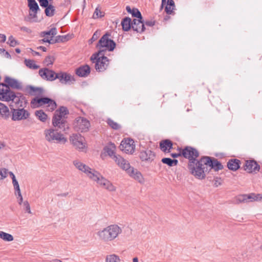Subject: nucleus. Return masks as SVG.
Here are the masks:
<instances>
[{"label":"nucleus","mask_w":262,"mask_h":262,"mask_svg":"<svg viewBox=\"0 0 262 262\" xmlns=\"http://www.w3.org/2000/svg\"><path fill=\"white\" fill-rule=\"evenodd\" d=\"M122 232V229L119 226L112 224L99 230L96 235L100 241L107 243L115 240Z\"/></svg>","instance_id":"1"},{"label":"nucleus","mask_w":262,"mask_h":262,"mask_svg":"<svg viewBox=\"0 0 262 262\" xmlns=\"http://www.w3.org/2000/svg\"><path fill=\"white\" fill-rule=\"evenodd\" d=\"M2 88L0 89V100L5 101H12L15 104H19L20 102H23V97L18 93L15 94L11 91L10 87L6 84L2 83Z\"/></svg>","instance_id":"2"},{"label":"nucleus","mask_w":262,"mask_h":262,"mask_svg":"<svg viewBox=\"0 0 262 262\" xmlns=\"http://www.w3.org/2000/svg\"><path fill=\"white\" fill-rule=\"evenodd\" d=\"M91 60L93 63H95L96 70L99 72L104 71L108 67L110 62L107 57L104 56L102 50L93 54L91 57Z\"/></svg>","instance_id":"3"},{"label":"nucleus","mask_w":262,"mask_h":262,"mask_svg":"<svg viewBox=\"0 0 262 262\" xmlns=\"http://www.w3.org/2000/svg\"><path fill=\"white\" fill-rule=\"evenodd\" d=\"M43 134L45 139L50 143L64 144L67 142V139L64 135L53 128L46 129Z\"/></svg>","instance_id":"4"},{"label":"nucleus","mask_w":262,"mask_h":262,"mask_svg":"<svg viewBox=\"0 0 262 262\" xmlns=\"http://www.w3.org/2000/svg\"><path fill=\"white\" fill-rule=\"evenodd\" d=\"M204 162L200 160L191 161L188 165V168L191 173L194 175L196 178L199 179H203L205 178L204 171L205 167Z\"/></svg>","instance_id":"5"},{"label":"nucleus","mask_w":262,"mask_h":262,"mask_svg":"<svg viewBox=\"0 0 262 262\" xmlns=\"http://www.w3.org/2000/svg\"><path fill=\"white\" fill-rule=\"evenodd\" d=\"M31 106L33 108L39 107L47 104L48 109L50 111H53L56 108V103L55 101L47 97H36L31 100Z\"/></svg>","instance_id":"6"},{"label":"nucleus","mask_w":262,"mask_h":262,"mask_svg":"<svg viewBox=\"0 0 262 262\" xmlns=\"http://www.w3.org/2000/svg\"><path fill=\"white\" fill-rule=\"evenodd\" d=\"M111 35L107 33L102 36V37L99 40L97 48L99 49V51L108 50L109 51H112L114 50L116 47V43L110 38Z\"/></svg>","instance_id":"7"},{"label":"nucleus","mask_w":262,"mask_h":262,"mask_svg":"<svg viewBox=\"0 0 262 262\" xmlns=\"http://www.w3.org/2000/svg\"><path fill=\"white\" fill-rule=\"evenodd\" d=\"M97 182V183L103 188L111 192L115 191L116 187L109 180L103 177L98 171H96L94 176L91 179Z\"/></svg>","instance_id":"8"},{"label":"nucleus","mask_w":262,"mask_h":262,"mask_svg":"<svg viewBox=\"0 0 262 262\" xmlns=\"http://www.w3.org/2000/svg\"><path fill=\"white\" fill-rule=\"evenodd\" d=\"M90 126V121L82 117L76 118L74 123V128L77 132H87L89 130Z\"/></svg>","instance_id":"9"},{"label":"nucleus","mask_w":262,"mask_h":262,"mask_svg":"<svg viewBox=\"0 0 262 262\" xmlns=\"http://www.w3.org/2000/svg\"><path fill=\"white\" fill-rule=\"evenodd\" d=\"M73 164L77 169L84 173L90 179H92L97 171L94 169L90 168L89 166L78 160H74Z\"/></svg>","instance_id":"10"},{"label":"nucleus","mask_w":262,"mask_h":262,"mask_svg":"<svg viewBox=\"0 0 262 262\" xmlns=\"http://www.w3.org/2000/svg\"><path fill=\"white\" fill-rule=\"evenodd\" d=\"M73 145L80 151H83L85 147L84 138L79 134H73L70 138Z\"/></svg>","instance_id":"11"},{"label":"nucleus","mask_w":262,"mask_h":262,"mask_svg":"<svg viewBox=\"0 0 262 262\" xmlns=\"http://www.w3.org/2000/svg\"><path fill=\"white\" fill-rule=\"evenodd\" d=\"M29 116V112L24 108L12 110V120L13 121L25 120L28 119Z\"/></svg>","instance_id":"12"},{"label":"nucleus","mask_w":262,"mask_h":262,"mask_svg":"<svg viewBox=\"0 0 262 262\" xmlns=\"http://www.w3.org/2000/svg\"><path fill=\"white\" fill-rule=\"evenodd\" d=\"M236 200L238 203L262 201V194L251 193L248 194L240 195L237 197Z\"/></svg>","instance_id":"13"},{"label":"nucleus","mask_w":262,"mask_h":262,"mask_svg":"<svg viewBox=\"0 0 262 262\" xmlns=\"http://www.w3.org/2000/svg\"><path fill=\"white\" fill-rule=\"evenodd\" d=\"M120 148L126 154H132L135 149V142L132 139H125L122 141L120 145Z\"/></svg>","instance_id":"14"},{"label":"nucleus","mask_w":262,"mask_h":262,"mask_svg":"<svg viewBox=\"0 0 262 262\" xmlns=\"http://www.w3.org/2000/svg\"><path fill=\"white\" fill-rule=\"evenodd\" d=\"M202 161L204 162V165L210 167L215 171H218L223 168V166L221 162L215 158H211L209 157H204L202 158Z\"/></svg>","instance_id":"15"},{"label":"nucleus","mask_w":262,"mask_h":262,"mask_svg":"<svg viewBox=\"0 0 262 262\" xmlns=\"http://www.w3.org/2000/svg\"><path fill=\"white\" fill-rule=\"evenodd\" d=\"M139 158L146 163H150L155 158V154L150 149H146L141 150L139 152Z\"/></svg>","instance_id":"16"},{"label":"nucleus","mask_w":262,"mask_h":262,"mask_svg":"<svg viewBox=\"0 0 262 262\" xmlns=\"http://www.w3.org/2000/svg\"><path fill=\"white\" fill-rule=\"evenodd\" d=\"M182 155L185 158L188 159L190 163L191 161L196 160V158L199 156V152L196 149L187 146L182 150Z\"/></svg>","instance_id":"17"},{"label":"nucleus","mask_w":262,"mask_h":262,"mask_svg":"<svg viewBox=\"0 0 262 262\" xmlns=\"http://www.w3.org/2000/svg\"><path fill=\"white\" fill-rule=\"evenodd\" d=\"M38 74L42 79L47 81H53L56 79V73L47 68L40 69Z\"/></svg>","instance_id":"18"},{"label":"nucleus","mask_w":262,"mask_h":262,"mask_svg":"<svg viewBox=\"0 0 262 262\" xmlns=\"http://www.w3.org/2000/svg\"><path fill=\"white\" fill-rule=\"evenodd\" d=\"M56 79H58L59 81L64 84H72L75 81L73 77L70 74L66 72H59L56 73Z\"/></svg>","instance_id":"19"},{"label":"nucleus","mask_w":262,"mask_h":262,"mask_svg":"<svg viewBox=\"0 0 262 262\" xmlns=\"http://www.w3.org/2000/svg\"><path fill=\"white\" fill-rule=\"evenodd\" d=\"M113 159L115 161L118 166H119L121 169L125 170L126 172L131 167L129 162L119 155H118V156H114V157H113Z\"/></svg>","instance_id":"20"},{"label":"nucleus","mask_w":262,"mask_h":262,"mask_svg":"<svg viewBox=\"0 0 262 262\" xmlns=\"http://www.w3.org/2000/svg\"><path fill=\"white\" fill-rule=\"evenodd\" d=\"M127 173L130 177L137 181L139 183L141 184H143L144 183V179L142 173L134 167H131L127 171Z\"/></svg>","instance_id":"21"},{"label":"nucleus","mask_w":262,"mask_h":262,"mask_svg":"<svg viewBox=\"0 0 262 262\" xmlns=\"http://www.w3.org/2000/svg\"><path fill=\"white\" fill-rule=\"evenodd\" d=\"M260 169L259 165L254 160H248L246 161L245 170L248 172H256Z\"/></svg>","instance_id":"22"},{"label":"nucleus","mask_w":262,"mask_h":262,"mask_svg":"<svg viewBox=\"0 0 262 262\" xmlns=\"http://www.w3.org/2000/svg\"><path fill=\"white\" fill-rule=\"evenodd\" d=\"M132 28L137 32L142 33L145 30L144 24L140 18L134 19L132 23Z\"/></svg>","instance_id":"23"},{"label":"nucleus","mask_w":262,"mask_h":262,"mask_svg":"<svg viewBox=\"0 0 262 262\" xmlns=\"http://www.w3.org/2000/svg\"><path fill=\"white\" fill-rule=\"evenodd\" d=\"M30 9L29 15L33 18L37 17V13L39 10V6L35 0H27Z\"/></svg>","instance_id":"24"},{"label":"nucleus","mask_w":262,"mask_h":262,"mask_svg":"<svg viewBox=\"0 0 262 262\" xmlns=\"http://www.w3.org/2000/svg\"><path fill=\"white\" fill-rule=\"evenodd\" d=\"M65 121L64 118L62 117L61 115L55 113L52 119V124L54 127L62 128L64 127L63 125Z\"/></svg>","instance_id":"25"},{"label":"nucleus","mask_w":262,"mask_h":262,"mask_svg":"<svg viewBox=\"0 0 262 262\" xmlns=\"http://www.w3.org/2000/svg\"><path fill=\"white\" fill-rule=\"evenodd\" d=\"M5 81L7 83L6 84L9 87L10 86L12 88L17 90H20L22 88L21 84L17 80L10 77H6Z\"/></svg>","instance_id":"26"},{"label":"nucleus","mask_w":262,"mask_h":262,"mask_svg":"<svg viewBox=\"0 0 262 262\" xmlns=\"http://www.w3.org/2000/svg\"><path fill=\"white\" fill-rule=\"evenodd\" d=\"M90 73V67L86 64L77 69L76 73L80 77H86Z\"/></svg>","instance_id":"27"},{"label":"nucleus","mask_w":262,"mask_h":262,"mask_svg":"<svg viewBox=\"0 0 262 262\" xmlns=\"http://www.w3.org/2000/svg\"><path fill=\"white\" fill-rule=\"evenodd\" d=\"M240 164V160L237 159H232L227 162V167L230 170L236 171L239 168Z\"/></svg>","instance_id":"28"},{"label":"nucleus","mask_w":262,"mask_h":262,"mask_svg":"<svg viewBox=\"0 0 262 262\" xmlns=\"http://www.w3.org/2000/svg\"><path fill=\"white\" fill-rule=\"evenodd\" d=\"M160 147L163 152H169L172 147V142L168 139L163 140L160 142Z\"/></svg>","instance_id":"29"},{"label":"nucleus","mask_w":262,"mask_h":262,"mask_svg":"<svg viewBox=\"0 0 262 262\" xmlns=\"http://www.w3.org/2000/svg\"><path fill=\"white\" fill-rule=\"evenodd\" d=\"M0 115L1 117L7 120L10 117V112L8 107L4 104L0 102Z\"/></svg>","instance_id":"30"},{"label":"nucleus","mask_w":262,"mask_h":262,"mask_svg":"<svg viewBox=\"0 0 262 262\" xmlns=\"http://www.w3.org/2000/svg\"><path fill=\"white\" fill-rule=\"evenodd\" d=\"M116 149V146L114 143H110L108 145L106 146L104 150L105 152L112 159L114 156H118V155H116L115 154V150Z\"/></svg>","instance_id":"31"},{"label":"nucleus","mask_w":262,"mask_h":262,"mask_svg":"<svg viewBox=\"0 0 262 262\" xmlns=\"http://www.w3.org/2000/svg\"><path fill=\"white\" fill-rule=\"evenodd\" d=\"M57 34L56 28H52L50 30L43 31L40 33L41 37H48L49 38L53 39V37Z\"/></svg>","instance_id":"32"},{"label":"nucleus","mask_w":262,"mask_h":262,"mask_svg":"<svg viewBox=\"0 0 262 262\" xmlns=\"http://www.w3.org/2000/svg\"><path fill=\"white\" fill-rule=\"evenodd\" d=\"M132 20L128 17H125L121 21L122 29L125 31H128L132 28Z\"/></svg>","instance_id":"33"},{"label":"nucleus","mask_w":262,"mask_h":262,"mask_svg":"<svg viewBox=\"0 0 262 262\" xmlns=\"http://www.w3.org/2000/svg\"><path fill=\"white\" fill-rule=\"evenodd\" d=\"M163 163L167 164L169 166H176L178 163V161L176 159H171L169 158H164L161 160Z\"/></svg>","instance_id":"34"},{"label":"nucleus","mask_w":262,"mask_h":262,"mask_svg":"<svg viewBox=\"0 0 262 262\" xmlns=\"http://www.w3.org/2000/svg\"><path fill=\"white\" fill-rule=\"evenodd\" d=\"M24 62L25 65L29 69L36 70L39 68V66L37 65L33 60L26 59Z\"/></svg>","instance_id":"35"},{"label":"nucleus","mask_w":262,"mask_h":262,"mask_svg":"<svg viewBox=\"0 0 262 262\" xmlns=\"http://www.w3.org/2000/svg\"><path fill=\"white\" fill-rule=\"evenodd\" d=\"M120 261L119 257L115 254L108 255L105 257V262H120Z\"/></svg>","instance_id":"36"},{"label":"nucleus","mask_w":262,"mask_h":262,"mask_svg":"<svg viewBox=\"0 0 262 262\" xmlns=\"http://www.w3.org/2000/svg\"><path fill=\"white\" fill-rule=\"evenodd\" d=\"M28 89L30 94L33 95H37L41 94L43 91V90L41 88H35L32 86H30L28 88Z\"/></svg>","instance_id":"37"},{"label":"nucleus","mask_w":262,"mask_h":262,"mask_svg":"<svg viewBox=\"0 0 262 262\" xmlns=\"http://www.w3.org/2000/svg\"><path fill=\"white\" fill-rule=\"evenodd\" d=\"M35 114L38 119L42 122H45L47 119V115L42 110L36 111Z\"/></svg>","instance_id":"38"},{"label":"nucleus","mask_w":262,"mask_h":262,"mask_svg":"<svg viewBox=\"0 0 262 262\" xmlns=\"http://www.w3.org/2000/svg\"><path fill=\"white\" fill-rule=\"evenodd\" d=\"M0 238L7 242H11L14 239L11 234L4 231H0Z\"/></svg>","instance_id":"39"},{"label":"nucleus","mask_w":262,"mask_h":262,"mask_svg":"<svg viewBox=\"0 0 262 262\" xmlns=\"http://www.w3.org/2000/svg\"><path fill=\"white\" fill-rule=\"evenodd\" d=\"M55 60V58L53 55H48L45 59L43 63L46 66L49 67L53 64Z\"/></svg>","instance_id":"40"},{"label":"nucleus","mask_w":262,"mask_h":262,"mask_svg":"<svg viewBox=\"0 0 262 262\" xmlns=\"http://www.w3.org/2000/svg\"><path fill=\"white\" fill-rule=\"evenodd\" d=\"M55 11L54 7L52 5H50L46 7L45 14L47 16L51 17L54 15Z\"/></svg>","instance_id":"41"},{"label":"nucleus","mask_w":262,"mask_h":262,"mask_svg":"<svg viewBox=\"0 0 262 262\" xmlns=\"http://www.w3.org/2000/svg\"><path fill=\"white\" fill-rule=\"evenodd\" d=\"M69 113L67 107L61 106L58 110L55 111L56 114L61 115L62 117L64 118V116Z\"/></svg>","instance_id":"42"},{"label":"nucleus","mask_w":262,"mask_h":262,"mask_svg":"<svg viewBox=\"0 0 262 262\" xmlns=\"http://www.w3.org/2000/svg\"><path fill=\"white\" fill-rule=\"evenodd\" d=\"M107 123L108 125L114 129H118L120 127V126L117 122L114 121L111 119H108L107 120Z\"/></svg>","instance_id":"43"},{"label":"nucleus","mask_w":262,"mask_h":262,"mask_svg":"<svg viewBox=\"0 0 262 262\" xmlns=\"http://www.w3.org/2000/svg\"><path fill=\"white\" fill-rule=\"evenodd\" d=\"M7 43L10 46L14 47L17 45L18 44V42L12 35H11L8 38V41H7Z\"/></svg>","instance_id":"44"},{"label":"nucleus","mask_w":262,"mask_h":262,"mask_svg":"<svg viewBox=\"0 0 262 262\" xmlns=\"http://www.w3.org/2000/svg\"><path fill=\"white\" fill-rule=\"evenodd\" d=\"M130 13L132 14L133 16L137 17V19H142L141 12L137 8H133Z\"/></svg>","instance_id":"45"},{"label":"nucleus","mask_w":262,"mask_h":262,"mask_svg":"<svg viewBox=\"0 0 262 262\" xmlns=\"http://www.w3.org/2000/svg\"><path fill=\"white\" fill-rule=\"evenodd\" d=\"M103 15L104 14L103 12L101 11V10L98 8H96L94 12L93 17L94 19H96L99 17H101L103 16Z\"/></svg>","instance_id":"46"},{"label":"nucleus","mask_w":262,"mask_h":262,"mask_svg":"<svg viewBox=\"0 0 262 262\" xmlns=\"http://www.w3.org/2000/svg\"><path fill=\"white\" fill-rule=\"evenodd\" d=\"M14 190L15 191V194H17V195H20V190L19 186V184L17 181H14L12 182Z\"/></svg>","instance_id":"47"},{"label":"nucleus","mask_w":262,"mask_h":262,"mask_svg":"<svg viewBox=\"0 0 262 262\" xmlns=\"http://www.w3.org/2000/svg\"><path fill=\"white\" fill-rule=\"evenodd\" d=\"M8 169L6 168H1L0 169V176L2 179H5L7 178L8 175Z\"/></svg>","instance_id":"48"},{"label":"nucleus","mask_w":262,"mask_h":262,"mask_svg":"<svg viewBox=\"0 0 262 262\" xmlns=\"http://www.w3.org/2000/svg\"><path fill=\"white\" fill-rule=\"evenodd\" d=\"M44 38L39 40V42L41 43L43 42H48L50 44L54 43V40L52 38H49L48 37H43Z\"/></svg>","instance_id":"49"},{"label":"nucleus","mask_w":262,"mask_h":262,"mask_svg":"<svg viewBox=\"0 0 262 262\" xmlns=\"http://www.w3.org/2000/svg\"><path fill=\"white\" fill-rule=\"evenodd\" d=\"M175 6H171L169 5H166L165 7V11L168 14H171L173 12V10Z\"/></svg>","instance_id":"50"},{"label":"nucleus","mask_w":262,"mask_h":262,"mask_svg":"<svg viewBox=\"0 0 262 262\" xmlns=\"http://www.w3.org/2000/svg\"><path fill=\"white\" fill-rule=\"evenodd\" d=\"M41 7L46 8L50 5L48 0H38Z\"/></svg>","instance_id":"51"},{"label":"nucleus","mask_w":262,"mask_h":262,"mask_svg":"<svg viewBox=\"0 0 262 262\" xmlns=\"http://www.w3.org/2000/svg\"><path fill=\"white\" fill-rule=\"evenodd\" d=\"M24 205L25 207V209L26 210V211L29 213H31V209H30V205L28 203V201H25L24 202Z\"/></svg>","instance_id":"52"},{"label":"nucleus","mask_w":262,"mask_h":262,"mask_svg":"<svg viewBox=\"0 0 262 262\" xmlns=\"http://www.w3.org/2000/svg\"><path fill=\"white\" fill-rule=\"evenodd\" d=\"M63 38H64V37L63 36L58 35L56 37L55 40L54 41V43L59 41H62Z\"/></svg>","instance_id":"53"},{"label":"nucleus","mask_w":262,"mask_h":262,"mask_svg":"<svg viewBox=\"0 0 262 262\" xmlns=\"http://www.w3.org/2000/svg\"><path fill=\"white\" fill-rule=\"evenodd\" d=\"M144 25H146L147 26L152 27L155 25V21L152 20H147L144 23Z\"/></svg>","instance_id":"54"},{"label":"nucleus","mask_w":262,"mask_h":262,"mask_svg":"<svg viewBox=\"0 0 262 262\" xmlns=\"http://www.w3.org/2000/svg\"><path fill=\"white\" fill-rule=\"evenodd\" d=\"M20 30L21 31H24L25 32H27L28 33H30L31 32V30L29 28H27L26 27H24H24H21L20 28Z\"/></svg>","instance_id":"55"},{"label":"nucleus","mask_w":262,"mask_h":262,"mask_svg":"<svg viewBox=\"0 0 262 262\" xmlns=\"http://www.w3.org/2000/svg\"><path fill=\"white\" fill-rule=\"evenodd\" d=\"M99 35V32H98V31H96L94 33V34H93L92 38H91V40H95L97 39V38L98 37V36Z\"/></svg>","instance_id":"56"},{"label":"nucleus","mask_w":262,"mask_h":262,"mask_svg":"<svg viewBox=\"0 0 262 262\" xmlns=\"http://www.w3.org/2000/svg\"><path fill=\"white\" fill-rule=\"evenodd\" d=\"M6 40V36L5 34H0V41L5 42Z\"/></svg>","instance_id":"57"},{"label":"nucleus","mask_w":262,"mask_h":262,"mask_svg":"<svg viewBox=\"0 0 262 262\" xmlns=\"http://www.w3.org/2000/svg\"><path fill=\"white\" fill-rule=\"evenodd\" d=\"M8 174H9L10 175V176L11 177V178L12 179V182H13L14 181H17L15 178V175L14 174V173L12 172L8 171Z\"/></svg>","instance_id":"58"},{"label":"nucleus","mask_w":262,"mask_h":262,"mask_svg":"<svg viewBox=\"0 0 262 262\" xmlns=\"http://www.w3.org/2000/svg\"><path fill=\"white\" fill-rule=\"evenodd\" d=\"M167 5L171 6H175L173 0H167Z\"/></svg>","instance_id":"59"},{"label":"nucleus","mask_w":262,"mask_h":262,"mask_svg":"<svg viewBox=\"0 0 262 262\" xmlns=\"http://www.w3.org/2000/svg\"><path fill=\"white\" fill-rule=\"evenodd\" d=\"M18 195L17 198L19 199L18 203H19V204L21 205V203H23V198L22 195L20 193V195Z\"/></svg>","instance_id":"60"},{"label":"nucleus","mask_w":262,"mask_h":262,"mask_svg":"<svg viewBox=\"0 0 262 262\" xmlns=\"http://www.w3.org/2000/svg\"><path fill=\"white\" fill-rule=\"evenodd\" d=\"M181 155H182V152L180 153H178V154L173 153V154H171V157L173 158H177V157L180 156Z\"/></svg>","instance_id":"61"},{"label":"nucleus","mask_w":262,"mask_h":262,"mask_svg":"<svg viewBox=\"0 0 262 262\" xmlns=\"http://www.w3.org/2000/svg\"><path fill=\"white\" fill-rule=\"evenodd\" d=\"M37 49L41 50L43 52H46L47 51V48L43 46H39Z\"/></svg>","instance_id":"62"},{"label":"nucleus","mask_w":262,"mask_h":262,"mask_svg":"<svg viewBox=\"0 0 262 262\" xmlns=\"http://www.w3.org/2000/svg\"><path fill=\"white\" fill-rule=\"evenodd\" d=\"M126 10L127 12L130 13L132 11V10H133V9H131V8L129 6H127L126 7Z\"/></svg>","instance_id":"63"},{"label":"nucleus","mask_w":262,"mask_h":262,"mask_svg":"<svg viewBox=\"0 0 262 262\" xmlns=\"http://www.w3.org/2000/svg\"><path fill=\"white\" fill-rule=\"evenodd\" d=\"M133 262H139L138 257H135L133 259Z\"/></svg>","instance_id":"64"}]
</instances>
